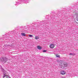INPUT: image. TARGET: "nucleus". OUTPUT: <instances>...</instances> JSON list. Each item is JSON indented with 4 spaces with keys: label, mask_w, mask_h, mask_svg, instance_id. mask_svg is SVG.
<instances>
[{
    "label": "nucleus",
    "mask_w": 78,
    "mask_h": 78,
    "mask_svg": "<svg viewBox=\"0 0 78 78\" xmlns=\"http://www.w3.org/2000/svg\"><path fill=\"white\" fill-rule=\"evenodd\" d=\"M20 2L19 1H18L17 2V3H16L17 4H16L15 5H16V6H17V5H19L20 4Z\"/></svg>",
    "instance_id": "9"
},
{
    "label": "nucleus",
    "mask_w": 78,
    "mask_h": 78,
    "mask_svg": "<svg viewBox=\"0 0 78 78\" xmlns=\"http://www.w3.org/2000/svg\"><path fill=\"white\" fill-rule=\"evenodd\" d=\"M21 35H22V36H25V34L24 33H21Z\"/></svg>",
    "instance_id": "12"
},
{
    "label": "nucleus",
    "mask_w": 78,
    "mask_h": 78,
    "mask_svg": "<svg viewBox=\"0 0 78 78\" xmlns=\"http://www.w3.org/2000/svg\"><path fill=\"white\" fill-rule=\"evenodd\" d=\"M2 72H6V71H5V69H2Z\"/></svg>",
    "instance_id": "11"
},
{
    "label": "nucleus",
    "mask_w": 78,
    "mask_h": 78,
    "mask_svg": "<svg viewBox=\"0 0 78 78\" xmlns=\"http://www.w3.org/2000/svg\"><path fill=\"white\" fill-rule=\"evenodd\" d=\"M37 48H38V50H41L42 48L41 47H40V46H37Z\"/></svg>",
    "instance_id": "7"
},
{
    "label": "nucleus",
    "mask_w": 78,
    "mask_h": 78,
    "mask_svg": "<svg viewBox=\"0 0 78 78\" xmlns=\"http://www.w3.org/2000/svg\"><path fill=\"white\" fill-rule=\"evenodd\" d=\"M55 47L54 45L53 44H51L50 45V48H54V47Z\"/></svg>",
    "instance_id": "4"
},
{
    "label": "nucleus",
    "mask_w": 78,
    "mask_h": 78,
    "mask_svg": "<svg viewBox=\"0 0 78 78\" xmlns=\"http://www.w3.org/2000/svg\"><path fill=\"white\" fill-rule=\"evenodd\" d=\"M3 78H11L10 76L6 75V74H4L3 76Z\"/></svg>",
    "instance_id": "2"
},
{
    "label": "nucleus",
    "mask_w": 78,
    "mask_h": 78,
    "mask_svg": "<svg viewBox=\"0 0 78 78\" xmlns=\"http://www.w3.org/2000/svg\"><path fill=\"white\" fill-rule=\"evenodd\" d=\"M29 37H33V35H29Z\"/></svg>",
    "instance_id": "15"
},
{
    "label": "nucleus",
    "mask_w": 78,
    "mask_h": 78,
    "mask_svg": "<svg viewBox=\"0 0 78 78\" xmlns=\"http://www.w3.org/2000/svg\"><path fill=\"white\" fill-rule=\"evenodd\" d=\"M57 58H60V56L59 55H56Z\"/></svg>",
    "instance_id": "14"
},
{
    "label": "nucleus",
    "mask_w": 78,
    "mask_h": 78,
    "mask_svg": "<svg viewBox=\"0 0 78 78\" xmlns=\"http://www.w3.org/2000/svg\"><path fill=\"white\" fill-rule=\"evenodd\" d=\"M35 38V39H39V37L36 36Z\"/></svg>",
    "instance_id": "13"
},
{
    "label": "nucleus",
    "mask_w": 78,
    "mask_h": 78,
    "mask_svg": "<svg viewBox=\"0 0 78 78\" xmlns=\"http://www.w3.org/2000/svg\"><path fill=\"white\" fill-rule=\"evenodd\" d=\"M69 55H71V56H75V54H72V53H69Z\"/></svg>",
    "instance_id": "8"
},
{
    "label": "nucleus",
    "mask_w": 78,
    "mask_h": 78,
    "mask_svg": "<svg viewBox=\"0 0 78 78\" xmlns=\"http://www.w3.org/2000/svg\"><path fill=\"white\" fill-rule=\"evenodd\" d=\"M24 2H25V3H27L29 2L30 0H23Z\"/></svg>",
    "instance_id": "5"
},
{
    "label": "nucleus",
    "mask_w": 78,
    "mask_h": 78,
    "mask_svg": "<svg viewBox=\"0 0 78 78\" xmlns=\"http://www.w3.org/2000/svg\"><path fill=\"white\" fill-rule=\"evenodd\" d=\"M43 52H47V50H43Z\"/></svg>",
    "instance_id": "16"
},
{
    "label": "nucleus",
    "mask_w": 78,
    "mask_h": 78,
    "mask_svg": "<svg viewBox=\"0 0 78 78\" xmlns=\"http://www.w3.org/2000/svg\"><path fill=\"white\" fill-rule=\"evenodd\" d=\"M6 47H8V46H10V45L9 44H8V45H7V44H5V45H4Z\"/></svg>",
    "instance_id": "10"
},
{
    "label": "nucleus",
    "mask_w": 78,
    "mask_h": 78,
    "mask_svg": "<svg viewBox=\"0 0 78 78\" xmlns=\"http://www.w3.org/2000/svg\"><path fill=\"white\" fill-rule=\"evenodd\" d=\"M63 65L65 66V67H67V63L66 62H64L63 63Z\"/></svg>",
    "instance_id": "6"
},
{
    "label": "nucleus",
    "mask_w": 78,
    "mask_h": 78,
    "mask_svg": "<svg viewBox=\"0 0 78 78\" xmlns=\"http://www.w3.org/2000/svg\"><path fill=\"white\" fill-rule=\"evenodd\" d=\"M60 73L61 75H65V74H66V72H65V71L62 70L61 71Z\"/></svg>",
    "instance_id": "3"
},
{
    "label": "nucleus",
    "mask_w": 78,
    "mask_h": 78,
    "mask_svg": "<svg viewBox=\"0 0 78 78\" xmlns=\"http://www.w3.org/2000/svg\"><path fill=\"white\" fill-rule=\"evenodd\" d=\"M0 61L1 62L5 63L7 61V58H6L3 57L0 59Z\"/></svg>",
    "instance_id": "1"
}]
</instances>
